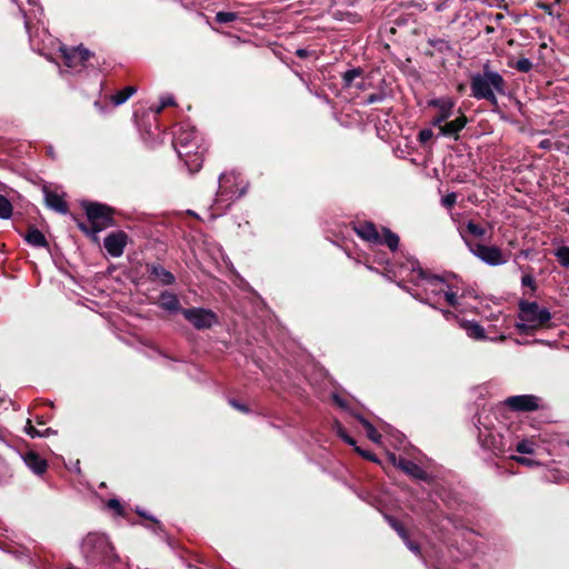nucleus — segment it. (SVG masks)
Returning <instances> with one entry per match:
<instances>
[{
  "instance_id": "1",
  "label": "nucleus",
  "mask_w": 569,
  "mask_h": 569,
  "mask_svg": "<svg viewBox=\"0 0 569 569\" xmlns=\"http://www.w3.org/2000/svg\"><path fill=\"white\" fill-rule=\"evenodd\" d=\"M79 548L88 567H112L120 561L110 538L100 531L88 532L81 539Z\"/></svg>"
},
{
  "instance_id": "2",
  "label": "nucleus",
  "mask_w": 569,
  "mask_h": 569,
  "mask_svg": "<svg viewBox=\"0 0 569 569\" xmlns=\"http://www.w3.org/2000/svg\"><path fill=\"white\" fill-rule=\"evenodd\" d=\"M471 96L478 100L486 99L491 106H498L496 93L505 94V79L492 70L485 68L482 73H476L470 81Z\"/></svg>"
},
{
  "instance_id": "3",
  "label": "nucleus",
  "mask_w": 569,
  "mask_h": 569,
  "mask_svg": "<svg viewBox=\"0 0 569 569\" xmlns=\"http://www.w3.org/2000/svg\"><path fill=\"white\" fill-rule=\"evenodd\" d=\"M248 189V182L236 171L223 172L219 177V188L214 199V207L220 210L217 214L226 211L233 201L241 198Z\"/></svg>"
},
{
  "instance_id": "4",
  "label": "nucleus",
  "mask_w": 569,
  "mask_h": 569,
  "mask_svg": "<svg viewBox=\"0 0 569 569\" xmlns=\"http://www.w3.org/2000/svg\"><path fill=\"white\" fill-rule=\"evenodd\" d=\"M411 272V280L417 288L422 289V292H417L413 296L425 303L435 307L442 299V291H445V287H448V284L438 276L427 274L418 263H412Z\"/></svg>"
},
{
  "instance_id": "5",
  "label": "nucleus",
  "mask_w": 569,
  "mask_h": 569,
  "mask_svg": "<svg viewBox=\"0 0 569 569\" xmlns=\"http://www.w3.org/2000/svg\"><path fill=\"white\" fill-rule=\"evenodd\" d=\"M519 310L521 323H518L517 328L523 333L543 328L551 320L550 311L547 308L540 307L537 302L521 301Z\"/></svg>"
},
{
  "instance_id": "6",
  "label": "nucleus",
  "mask_w": 569,
  "mask_h": 569,
  "mask_svg": "<svg viewBox=\"0 0 569 569\" xmlns=\"http://www.w3.org/2000/svg\"><path fill=\"white\" fill-rule=\"evenodd\" d=\"M83 208L91 223V229H89L83 223H78L79 229L82 230L83 232L98 233L113 224L112 209L109 208L108 206L98 202H86L83 203Z\"/></svg>"
},
{
  "instance_id": "7",
  "label": "nucleus",
  "mask_w": 569,
  "mask_h": 569,
  "mask_svg": "<svg viewBox=\"0 0 569 569\" xmlns=\"http://www.w3.org/2000/svg\"><path fill=\"white\" fill-rule=\"evenodd\" d=\"M353 229L361 239L370 243H385L391 251H396L398 249L399 237L388 228L382 229V234L379 233L372 222L358 223Z\"/></svg>"
},
{
  "instance_id": "8",
  "label": "nucleus",
  "mask_w": 569,
  "mask_h": 569,
  "mask_svg": "<svg viewBox=\"0 0 569 569\" xmlns=\"http://www.w3.org/2000/svg\"><path fill=\"white\" fill-rule=\"evenodd\" d=\"M463 240L470 252L479 260L488 266H501L508 261L507 256L496 246H486L482 243H473L463 237Z\"/></svg>"
},
{
  "instance_id": "9",
  "label": "nucleus",
  "mask_w": 569,
  "mask_h": 569,
  "mask_svg": "<svg viewBox=\"0 0 569 569\" xmlns=\"http://www.w3.org/2000/svg\"><path fill=\"white\" fill-rule=\"evenodd\" d=\"M63 63L71 73H79L86 68V63L91 57V52L83 47L67 48L60 46Z\"/></svg>"
},
{
  "instance_id": "10",
  "label": "nucleus",
  "mask_w": 569,
  "mask_h": 569,
  "mask_svg": "<svg viewBox=\"0 0 569 569\" xmlns=\"http://www.w3.org/2000/svg\"><path fill=\"white\" fill-rule=\"evenodd\" d=\"M181 313L198 330L210 329L218 323L217 315L210 309L189 308L182 309Z\"/></svg>"
},
{
  "instance_id": "11",
  "label": "nucleus",
  "mask_w": 569,
  "mask_h": 569,
  "mask_svg": "<svg viewBox=\"0 0 569 569\" xmlns=\"http://www.w3.org/2000/svg\"><path fill=\"white\" fill-rule=\"evenodd\" d=\"M478 429V440L483 449L491 451L496 456L506 451V441L502 435L488 427Z\"/></svg>"
},
{
  "instance_id": "12",
  "label": "nucleus",
  "mask_w": 569,
  "mask_h": 569,
  "mask_svg": "<svg viewBox=\"0 0 569 569\" xmlns=\"http://www.w3.org/2000/svg\"><path fill=\"white\" fill-rule=\"evenodd\" d=\"M428 107L437 109V114L433 117L431 124L439 127L453 114L456 100L451 97H440L428 101Z\"/></svg>"
},
{
  "instance_id": "13",
  "label": "nucleus",
  "mask_w": 569,
  "mask_h": 569,
  "mask_svg": "<svg viewBox=\"0 0 569 569\" xmlns=\"http://www.w3.org/2000/svg\"><path fill=\"white\" fill-rule=\"evenodd\" d=\"M505 405L513 411H536L541 408V399L535 395H518L508 397Z\"/></svg>"
},
{
  "instance_id": "14",
  "label": "nucleus",
  "mask_w": 569,
  "mask_h": 569,
  "mask_svg": "<svg viewBox=\"0 0 569 569\" xmlns=\"http://www.w3.org/2000/svg\"><path fill=\"white\" fill-rule=\"evenodd\" d=\"M174 147L180 158L189 157L191 149L198 147V134L192 129L181 128L174 137Z\"/></svg>"
},
{
  "instance_id": "15",
  "label": "nucleus",
  "mask_w": 569,
  "mask_h": 569,
  "mask_svg": "<svg viewBox=\"0 0 569 569\" xmlns=\"http://www.w3.org/2000/svg\"><path fill=\"white\" fill-rule=\"evenodd\" d=\"M128 236L123 231H117L108 234L103 240V246L107 250V252L118 258L122 256L124 248L127 246Z\"/></svg>"
},
{
  "instance_id": "16",
  "label": "nucleus",
  "mask_w": 569,
  "mask_h": 569,
  "mask_svg": "<svg viewBox=\"0 0 569 569\" xmlns=\"http://www.w3.org/2000/svg\"><path fill=\"white\" fill-rule=\"evenodd\" d=\"M389 458L395 466L400 468L402 471H405L409 476H411L416 479H421V480L427 478L426 471L420 466L415 463L413 461L408 460L402 457H397L395 453H390Z\"/></svg>"
},
{
  "instance_id": "17",
  "label": "nucleus",
  "mask_w": 569,
  "mask_h": 569,
  "mask_svg": "<svg viewBox=\"0 0 569 569\" xmlns=\"http://www.w3.org/2000/svg\"><path fill=\"white\" fill-rule=\"evenodd\" d=\"M467 123V117L462 112H460V114L456 119L447 121L440 124L438 128L441 136L458 139L459 132L466 127Z\"/></svg>"
},
{
  "instance_id": "18",
  "label": "nucleus",
  "mask_w": 569,
  "mask_h": 569,
  "mask_svg": "<svg viewBox=\"0 0 569 569\" xmlns=\"http://www.w3.org/2000/svg\"><path fill=\"white\" fill-rule=\"evenodd\" d=\"M23 461L36 475H42L47 470V461L38 453L29 451L23 456Z\"/></svg>"
},
{
  "instance_id": "19",
  "label": "nucleus",
  "mask_w": 569,
  "mask_h": 569,
  "mask_svg": "<svg viewBox=\"0 0 569 569\" xmlns=\"http://www.w3.org/2000/svg\"><path fill=\"white\" fill-rule=\"evenodd\" d=\"M159 305L162 309L169 312H178L182 310L178 297L169 291H164L160 295Z\"/></svg>"
},
{
  "instance_id": "20",
  "label": "nucleus",
  "mask_w": 569,
  "mask_h": 569,
  "mask_svg": "<svg viewBox=\"0 0 569 569\" xmlns=\"http://www.w3.org/2000/svg\"><path fill=\"white\" fill-rule=\"evenodd\" d=\"M46 203L49 208L56 210L59 213H67L68 206L61 194L57 192L46 191Z\"/></svg>"
},
{
  "instance_id": "21",
  "label": "nucleus",
  "mask_w": 569,
  "mask_h": 569,
  "mask_svg": "<svg viewBox=\"0 0 569 569\" xmlns=\"http://www.w3.org/2000/svg\"><path fill=\"white\" fill-rule=\"evenodd\" d=\"M150 273L153 279L160 281L162 284H171L174 281L173 274L160 264L151 266Z\"/></svg>"
},
{
  "instance_id": "22",
  "label": "nucleus",
  "mask_w": 569,
  "mask_h": 569,
  "mask_svg": "<svg viewBox=\"0 0 569 569\" xmlns=\"http://www.w3.org/2000/svg\"><path fill=\"white\" fill-rule=\"evenodd\" d=\"M24 239L33 247L42 248L48 246L44 234L36 228L29 229Z\"/></svg>"
},
{
  "instance_id": "23",
  "label": "nucleus",
  "mask_w": 569,
  "mask_h": 569,
  "mask_svg": "<svg viewBox=\"0 0 569 569\" xmlns=\"http://www.w3.org/2000/svg\"><path fill=\"white\" fill-rule=\"evenodd\" d=\"M137 92V88L133 86H128L124 89L116 92L111 96L112 103L117 107L124 103L129 98H131Z\"/></svg>"
},
{
  "instance_id": "24",
  "label": "nucleus",
  "mask_w": 569,
  "mask_h": 569,
  "mask_svg": "<svg viewBox=\"0 0 569 569\" xmlns=\"http://www.w3.org/2000/svg\"><path fill=\"white\" fill-rule=\"evenodd\" d=\"M356 418L358 419V421L363 426V428L366 429V433H367V437L376 442V443H379L380 440H381V435L376 430V428L373 427V425L367 420L365 417H362L361 415H356Z\"/></svg>"
},
{
  "instance_id": "25",
  "label": "nucleus",
  "mask_w": 569,
  "mask_h": 569,
  "mask_svg": "<svg viewBox=\"0 0 569 569\" xmlns=\"http://www.w3.org/2000/svg\"><path fill=\"white\" fill-rule=\"evenodd\" d=\"M463 328L468 337L482 340L486 338L485 329L477 322H466Z\"/></svg>"
},
{
  "instance_id": "26",
  "label": "nucleus",
  "mask_w": 569,
  "mask_h": 569,
  "mask_svg": "<svg viewBox=\"0 0 569 569\" xmlns=\"http://www.w3.org/2000/svg\"><path fill=\"white\" fill-rule=\"evenodd\" d=\"M362 74V70L360 68H355L346 71L342 76L343 86L346 88H352L353 83L360 78Z\"/></svg>"
},
{
  "instance_id": "27",
  "label": "nucleus",
  "mask_w": 569,
  "mask_h": 569,
  "mask_svg": "<svg viewBox=\"0 0 569 569\" xmlns=\"http://www.w3.org/2000/svg\"><path fill=\"white\" fill-rule=\"evenodd\" d=\"M12 216V204L2 194H0V219H9Z\"/></svg>"
},
{
  "instance_id": "28",
  "label": "nucleus",
  "mask_w": 569,
  "mask_h": 569,
  "mask_svg": "<svg viewBox=\"0 0 569 569\" xmlns=\"http://www.w3.org/2000/svg\"><path fill=\"white\" fill-rule=\"evenodd\" d=\"M333 18L336 20H340V21L347 20L351 23H356V22L360 21V17L357 13L349 12V11L337 10L333 12Z\"/></svg>"
},
{
  "instance_id": "29",
  "label": "nucleus",
  "mask_w": 569,
  "mask_h": 569,
  "mask_svg": "<svg viewBox=\"0 0 569 569\" xmlns=\"http://www.w3.org/2000/svg\"><path fill=\"white\" fill-rule=\"evenodd\" d=\"M555 256L562 267L569 268V247L562 246L558 248L555 252Z\"/></svg>"
},
{
  "instance_id": "30",
  "label": "nucleus",
  "mask_w": 569,
  "mask_h": 569,
  "mask_svg": "<svg viewBox=\"0 0 569 569\" xmlns=\"http://www.w3.org/2000/svg\"><path fill=\"white\" fill-rule=\"evenodd\" d=\"M442 298L445 299V301H446L449 306H451V307H453V308L458 309V307H459V302H458L457 295L450 290V287H449V286H448V287H445V291H442Z\"/></svg>"
},
{
  "instance_id": "31",
  "label": "nucleus",
  "mask_w": 569,
  "mask_h": 569,
  "mask_svg": "<svg viewBox=\"0 0 569 569\" xmlns=\"http://www.w3.org/2000/svg\"><path fill=\"white\" fill-rule=\"evenodd\" d=\"M466 228L469 233L477 238H482L486 234V229L475 223L473 221H468Z\"/></svg>"
},
{
  "instance_id": "32",
  "label": "nucleus",
  "mask_w": 569,
  "mask_h": 569,
  "mask_svg": "<svg viewBox=\"0 0 569 569\" xmlns=\"http://www.w3.org/2000/svg\"><path fill=\"white\" fill-rule=\"evenodd\" d=\"M237 13L236 12H230V11H220L216 14V20L219 22V23H229V22H232L237 19Z\"/></svg>"
},
{
  "instance_id": "33",
  "label": "nucleus",
  "mask_w": 569,
  "mask_h": 569,
  "mask_svg": "<svg viewBox=\"0 0 569 569\" xmlns=\"http://www.w3.org/2000/svg\"><path fill=\"white\" fill-rule=\"evenodd\" d=\"M389 525L398 532V535L402 538V540H407V532L405 530V528L402 527V525L397 520V519H393L391 517H386Z\"/></svg>"
},
{
  "instance_id": "34",
  "label": "nucleus",
  "mask_w": 569,
  "mask_h": 569,
  "mask_svg": "<svg viewBox=\"0 0 569 569\" xmlns=\"http://www.w3.org/2000/svg\"><path fill=\"white\" fill-rule=\"evenodd\" d=\"M532 62L527 58L519 59L513 68L517 69L520 72H529L532 69Z\"/></svg>"
},
{
  "instance_id": "35",
  "label": "nucleus",
  "mask_w": 569,
  "mask_h": 569,
  "mask_svg": "<svg viewBox=\"0 0 569 569\" xmlns=\"http://www.w3.org/2000/svg\"><path fill=\"white\" fill-rule=\"evenodd\" d=\"M184 162L191 172H197L202 164V158L196 154L193 159H184Z\"/></svg>"
},
{
  "instance_id": "36",
  "label": "nucleus",
  "mask_w": 569,
  "mask_h": 569,
  "mask_svg": "<svg viewBox=\"0 0 569 569\" xmlns=\"http://www.w3.org/2000/svg\"><path fill=\"white\" fill-rule=\"evenodd\" d=\"M517 451L520 453H532L533 452L532 443L528 440H522V441L518 442Z\"/></svg>"
},
{
  "instance_id": "37",
  "label": "nucleus",
  "mask_w": 569,
  "mask_h": 569,
  "mask_svg": "<svg viewBox=\"0 0 569 569\" xmlns=\"http://www.w3.org/2000/svg\"><path fill=\"white\" fill-rule=\"evenodd\" d=\"M337 433L345 440V442L356 448V440L348 436L346 430L340 425H337Z\"/></svg>"
},
{
  "instance_id": "38",
  "label": "nucleus",
  "mask_w": 569,
  "mask_h": 569,
  "mask_svg": "<svg viewBox=\"0 0 569 569\" xmlns=\"http://www.w3.org/2000/svg\"><path fill=\"white\" fill-rule=\"evenodd\" d=\"M457 201V194L455 192H449L441 199V203L446 208H451Z\"/></svg>"
},
{
  "instance_id": "39",
  "label": "nucleus",
  "mask_w": 569,
  "mask_h": 569,
  "mask_svg": "<svg viewBox=\"0 0 569 569\" xmlns=\"http://www.w3.org/2000/svg\"><path fill=\"white\" fill-rule=\"evenodd\" d=\"M173 104V98L168 96V97H162L160 99V104L154 109V112L156 113H160L166 107L168 106H172Z\"/></svg>"
},
{
  "instance_id": "40",
  "label": "nucleus",
  "mask_w": 569,
  "mask_h": 569,
  "mask_svg": "<svg viewBox=\"0 0 569 569\" xmlns=\"http://www.w3.org/2000/svg\"><path fill=\"white\" fill-rule=\"evenodd\" d=\"M26 432L32 437V438H36V437H44V433H41L40 430H38L37 428H34L32 425H31V421L28 420L27 421V425H26Z\"/></svg>"
},
{
  "instance_id": "41",
  "label": "nucleus",
  "mask_w": 569,
  "mask_h": 569,
  "mask_svg": "<svg viewBox=\"0 0 569 569\" xmlns=\"http://www.w3.org/2000/svg\"><path fill=\"white\" fill-rule=\"evenodd\" d=\"M107 506L109 509L114 510L117 515L123 513V508L118 499H109Z\"/></svg>"
},
{
  "instance_id": "42",
  "label": "nucleus",
  "mask_w": 569,
  "mask_h": 569,
  "mask_svg": "<svg viewBox=\"0 0 569 569\" xmlns=\"http://www.w3.org/2000/svg\"><path fill=\"white\" fill-rule=\"evenodd\" d=\"M521 284L525 287H530L532 290L536 289V281L535 278L531 274H525L521 278Z\"/></svg>"
},
{
  "instance_id": "43",
  "label": "nucleus",
  "mask_w": 569,
  "mask_h": 569,
  "mask_svg": "<svg viewBox=\"0 0 569 569\" xmlns=\"http://www.w3.org/2000/svg\"><path fill=\"white\" fill-rule=\"evenodd\" d=\"M403 542L406 543L407 548L412 551L415 555H420V547L418 543L411 541L409 539V537L407 536V540H403Z\"/></svg>"
},
{
  "instance_id": "44",
  "label": "nucleus",
  "mask_w": 569,
  "mask_h": 569,
  "mask_svg": "<svg viewBox=\"0 0 569 569\" xmlns=\"http://www.w3.org/2000/svg\"><path fill=\"white\" fill-rule=\"evenodd\" d=\"M433 133L430 129H423L419 132L420 142H427L432 138Z\"/></svg>"
},
{
  "instance_id": "45",
  "label": "nucleus",
  "mask_w": 569,
  "mask_h": 569,
  "mask_svg": "<svg viewBox=\"0 0 569 569\" xmlns=\"http://www.w3.org/2000/svg\"><path fill=\"white\" fill-rule=\"evenodd\" d=\"M513 459L517 462H519V463H521L523 466H528V467L538 465L535 460H532L530 458H526V457H515Z\"/></svg>"
},
{
  "instance_id": "46",
  "label": "nucleus",
  "mask_w": 569,
  "mask_h": 569,
  "mask_svg": "<svg viewBox=\"0 0 569 569\" xmlns=\"http://www.w3.org/2000/svg\"><path fill=\"white\" fill-rule=\"evenodd\" d=\"M229 403L236 408L237 410H240V411H243V412H248V408L246 405H242L240 403L239 401L234 400V399H230L229 400Z\"/></svg>"
},
{
  "instance_id": "47",
  "label": "nucleus",
  "mask_w": 569,
  "mask_h": 569,
  "mask_svg": "<svg viewBox=\"0 0 569 569\" xmlns=\"http://www.w3.org/2000/svg\"><path fill=\"white\" fill-rule=\"evenodd\" d=\"M383 99V96L382 94H370L367 100H366V103L367 104H371V103H375V102H379Z\"/></svg>"
},
{
  "instance_id": "48",
  "label": "nucleus",
  "mask_w": 569,
  "mask_h": 569,
  "mask_svg": "<svg viewBox=\"0 0 569 569\" xmlns=\"http://www.w3.org/2000/svg\"><path fill=\"white\" fill-rule=\"evenodd\" d=\"M356 451L361 455L362 457L369 459V460H372V461H376V458L373 457V455H371L370 452L368 451H365V450H361L359 447H356Z\"/></svg>"
},
{
  "instance_id": "49",
  "label": "nucleus",
  "mask_w": 569,
  "mask_h": 569,
  "mask_svg": "<svg viewBox=\"0 0 569 569\" xmlns=\"http://www.w3.org/2000/svg\"><path fill=\"white\" fill-rule=\"evenodd\" d=\"M539 148L540 149H545V150L550 149L551 148V141L549 139H545V140L540 141Z\"/></svg>"
},
{
  "instance_id": "50",
  "label": "nucleus",
  "mask_w": 569,
  "mask_h": 569,
  "mask_svg": "<svg viewBox=\"0 0 569 569\" xmlns=\"http://www.w3.org/2000/svg\"><path fill=\"white\" fill-rule=\"evenodd\" d=\"M352 87H355L358 90H365L366 89V82H365L363 79H361L360 81H356Z\"/></svg>"
},
{
  "instance_id": "51",
  "label": "nucleus",
  "mask_w": 569,
  "mask_h": 569,
  "mask_svg": "<svg viewBox=\"0 0 569 569\" xmlns=\"http://www.w3.org/2000/svg\"><path fill=\"white\" fill-rule=\"evenodd\" d=\"M296 54L300 58H306L308 56V51L306 49H298Z\"/></svg>"
},
{
  "instance_id": "52",
  "label": "nucleus",
  "mask_w": 569,
  "mask_h": 569,
  "mask_svg": "<svg viewBox=\"0 0 569 569\" xmlns=\"http://www.w3.org/2000/svg\"><path fill=\"white\" fill-rule=\"evenodd\" d=\"M53 431L50 428H46L41 433H44V437L51 435Z\"/></svg>"
},
{
  "instance_id": "53",
  "label": "nucleus",
  "mask_w": 569,
  "mask_h": 569,
  "mask_svg": "<svg viewBox=\"0 0 569 569\" xmlns=\"http://www.w3.org/2000/svg\"><path fill=\"white\" fill-rule=\"evenodd\" d=\"M442 313H443V316H445L447 319H449V317L452 315V313H451L450 311H448V310H442Z\"/></svg>"
},
{
  "instance_id": "54",
  "label": "nucleus",
  "mask_w": 569,
  "mask_h": 569,
  "mask_svg": "<svg viewBox=\"0 0 569 569\" xmlns=\"http://www.w3.org/2000/svg\"><path fill=\"white\" fill-rule=\"evenodd\" d=\"M137 512H138L140 516L144 517V518L152 519L151 517H148L143 511H141V510H139V509L137 510Z\"/></svg>"
},
{
  "instance_id": "55",
  "label": "nucleus",
  "mask_w": 569,
  "mask_h": 569,
  "mask_svg": "<svg viewBox=\"0 0 569 569\" xmlns=\"http://www.w3.org/2000/svg\"><path fill=\"white\" fill-rule=\"evenodd\" d=\"M29 4H33L36 6L37 4V0H27Z\"/></svg>"
},
{
  "instance_id": "56",
  "label": "nucleus",
  "mask_w": 569,
  "mask_h": 569,
  "mask_svg": "<svg viewBox=\"0 0 569 569\" xmlns=\"http://www.w3.org/2000/svg\"><path fill=\"white\" fill-rule=\"evenodd\" d=\"M66 569H78V568H77V567H74V566H72V565H70V566H68Z\"/></svg>"
},
{
  "instance_id": "57",
  "label": "nucleus",
  "mask_w": 569,
  "mask_h": 569,
  "mask_svg": "<svg viewBox=\"0 0 569 569\" xmlns=\"http://www.w3.org/2000/svg\"><path fill=\"white\" fill-rule=\"evenodd\" d=\"M563 211L569 214V207L563 208Z\"/></svg>"
}]
</instances>
